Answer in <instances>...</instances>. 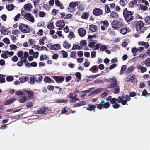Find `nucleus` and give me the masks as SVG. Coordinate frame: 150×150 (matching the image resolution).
Segmentation results:
<instances>
[{"instance_id": "60", "label": "nucleus", "mask_w": 150, "mask_h": 150, "mask_svg": "<svg viewBox=\"0 0 150 150\" xmlns=\"http://www.w3.org/2000/svg\"><path fill=\"white\" fill-rule=\"evenodd\" d=\"M45 15V13L43 11L39 12V16L41 17H43Z\"/></svg>"}, {"instance_id": "36", "label": "nucleus", "mask_w": 150, "mask_h": 150, "mask_svg": "<svg viewBox=\"0 0 150 150\" xmlns=\"http://www.w3.org/2000/svg\"><path fill=\"white\" fill-rule=\"evenodd\" d=\"M126 67L125 65H123L121 67V69L120 72V74H121L123 73L124 71L126 69Z\"/></svg>"}, {"instance_id": "64", "label": "nucleus", "mask_w": 150, "mask_h": 150, "mask_svg": "<svg viewBox=\"0 0 150 150\" xmlns=\"http://www.w3.org/2000/svg\"><path fill=\"white\" fill-rule=\"evenodd\" d=\"M92 68L93 70V72H96L98 71V69L97 67L95 66H93L92 67Z\"/></svg>"}, {"instance_id": "30", "label": "nucleus", "mask_w": 150, "mask_h": 150, "mask_svg": "<svg viewBox=\"0 0 150 150\" xmlns=\"http://www.w3.org/2000/svg\"><path fill=\"white\" fill-rule=\"evenodd\" d=\"M119 16L117 12H112L110 15V16L111 17L113 18H117Z\"/></svg>"}, {"instance_id": "52", "label": "nucleus", "mask_w": 150, "mask_h": 150, "mask_svg": "<svg viewBox=\"0 0 150 150\" xmlns=\"http://www.w3.org/2000/svg\"><path fill=\"white\" fill-rule=\"evenodd\" d=\"M81 49V47L78 45H74L73 46L72 50H79Z\"/></svg>"}, {"instance_id": "7", "label": "nucleus", "mask_w": 150, "mask_h": 150, "mask_svg": "<svg viewBox=\"0 0 150 150\" xmlns=\"http://www.w3.org/2000/svg\"><path fill=\"white\" fill-rule=\"evenodd\" d=\"M19 29L22 32L25 33H28L30 30V28L28 26L22 23L20 24Z\"/></svg>"}, {"instance_id": "15", "label": "nucleus", "mask_w": 150, "mask_h": 150, "mask_svg": "<svg viewBox=\"0 0 150 150\" xmlns=\"http://www.w3.org/2000/svg\"><path fill=\"white\" fill-rule=\"evenodd\" d=\"M137 69L139 72H141L142 73L145 72L147 71V69L146 67L140 64L137 65Z\"/></svg>"}, {"instance_id": "23", "label": "nucleus", "mask_w": 150, "mask_h": 150, "mask_svg": "<svg viewBox=\"0 0 150 150\" xmlns=\"http://www.w3.org/2000/svg\"><path fill=\"white\" fill-rule=\"evenodd\" d=\"M19 80L21 83H23L28 81L29 80V77L27 76H22L19 78Z\"/></svg>"}, {"instance_id": "54", "label": "nucleus", "mask_w": 150, "mask_h": 150, "mask_svg": "<svg viewBox=\"0 0 150 150\" xmlns=\"http://www.w3.org/2000/svg\"><path fill=\"white\" fill-rule=\"evenodd\" d=\"M1 57L4 59H7L8 58L7 53L6 52V51L4 53H2L1 54Z\"/></svg>"}, {"instance_id": "21", "label": "nucleus", "mask_w": 150, "mask_h": 150, "mask_svg": "<svg viewBox=\"0 0 150 150\" xmlns=\"http://www.w3.org/2000/svg\"><path fill=\"white\" fill-rule=\"evenodd\" d=\"M16 100L15 98H12L4 102V104L5 105H10L13 103Z\"/></svg>"}, {"instance_id": "9", "label": "nucleus", "mask_w": 150, "mask_h": 150, "mask_svg": "<svg viewBox=\"0 0 150 150\" xmlns=\"http://www.w3.org/2000/svg\"><path fill=\"white\" fill-rule=\"evenodd\" d=\"M24 18L30 22L33 23L35 19L33 16L30 13H26L23 15Z\"/></svg>"}, {"instance_id": "3", "label": "nucleus", "mask_w": 150, "mask_h": 150, "mask_svg": "<svg viewBox=\"0 0 150 150\" xmlns=\"http://www.w3.org/2000/svg\"><path fill=\"white\" fill-rule=\"evenodd\" d=\"M17 55L20 58L21 61L23 62V63L24 62L26 64L27 63L28 61H27L26 58L28 57L29 56L28 52L25 51L24 52L22 51H18Z\"/></svg>"}, {"instance_id": "57", "label": "nucleus", "mask_w": 150, "mask_h": 150, "mask_svg": "<svg viewBox=\"0 0 150 150\" xmlns=\"http://www.w3.org/2000/svg\"><path fill=\"white\" fill-rule=\"evenodd\" d=\"M131 51L132 53L133 54H135L134 56L136 55L135 53L138 51V49L135 47L132 49Z\"/></svg>"}, {"instance_id": "48", "label": "nucleus", "mask_w": 150, "mask_h": 150, "mask_svg": "<svg viewBox=\"0 0 150 150\" xmlns=\"http://www.w3.org/2000/svg\"><path fill=\"white\" fill-rule=\"evenodd\" d=\"M73 95V93H70L67 96V98H69L72 99L74 100L75 98V97Z\"/></svg>"}, {"instance_id": "39", "label": "nucleus", "mask_w": 150, "mask_h": 150, "mask_svg": "<svg viewBox=\"0 0 150 150\" xmlns=\"http://www.w3.org/2000/svg\"><path fill=\"white\" fill-rule=\"evenodd\" d=\"M15 94L17 95H25V93L21 91H18L15 93Z\"/></svg>"}, {"instance_id": "18", "label": "nucleus", "mask_w": 150, "mask_h": 150, "mask_svg": "<svg viewBox=\"0 0 150 150\" xmlns=\"http://www.w3.org/2000/svg\"><path fill=\"white\" fill-rule=\"evenodd\" d=\"M130 30L129 28L125 27L120 30V32L121 33L124 35L126 33H128L130 32Z\"/></svg>"}, {"instance_id": "38", "label": "nucleus", "mask_w": 150, "mask_h": 150, "mask_svg": "<svg viewBox=\"0 0 150 150\" xmlns=\"http://www.w3.org/2000/svg\"><path fill=\"white\" fill-rule=\"evenodd\" d=\"M150 95V94L147 93V91L145 89L143 90L142 93V95L146 97L149 96Z\"/></svg>"}, {"instance_id": "53", "label": "nucleus", "mask_w": 150, "mask_h": 150, "mask_svg": "<svg viewBox=\"0 0 150 150\" xmlns=\"http://www.w3.org/2000/svg\"><path fill=\"white\" fill-rule=\"evenodd\" d=\"M61 52H62L63 56L64 57L66 58L67 57L68 53L67 52L64 50H62L61 51Z\"/></svg>"}, {"instance_id": "51", "label": "nucleus", "mask_w": 150, "mask_h": 150, "mask_svg": "<svg viewBox=\"0 0 150 150\" xmlns=\"http://www.w3.org/2000/svg\"><path fill=\"white\" fill-rule=\"evenodd\" d=\"M44 80L45 82H51V79L47 76L45 77Z\"/></svg>"}, {"instance_id": "14", "label": "nucleus", "mask_w": 150, "mask_h": 150, "mask_svg": "<svg viewBox=\"0 0 150 150\" xmlns=\"http://www.w3.org/2000/svg\"><path fill=\"white\" fill-rule=\"evenodd\" d=\"M108 81L111 83L109 86H112L117 84V79L115 77L110 78Z\"/></svg>"}, {"instance_id": "29", "label": "nucleus", "mask_w": 150, "mask_h": 150, "mask_svg": "<svg viewBox=\"0 0 150 150\" xmlns=\"http://www.w3.org/2000/svg\"><path fill=\"white\" fill-rule=\"evenodd\" d=\"M63 46L66 48L69 49L71 47V44L67 41H65L63 42Z\"/></svg>"}, {"instance_id": "37", "label": "nucleus", "mask_w": 150, "mask_h": 150, "mask_svg": "<svg viewBox=\"0 0 150 150\" xmlns=\"http://www.w3.org/2000/svg\"><path fill=\"white\" fill-rule=\"evenodd\" d=\"M6 81L8 82H10L14 80V78L12 76H8L6 78Z\"/></svg>"}, {"instance_id": "63", "label": "nucleus", "mask_w": 150, "mask_h": 150, "mask_svg": "<svg viewBox=\"0 0 150 150\" xmlns=\"http://www.w3.org/2000/svg\"><path fill=\"white\" fill-rule=\"evenodd\" d=\"M75 76L79 79H80L82 75L80 73L76 72L75 74Z\"/></svg>"}, {"instance_id": "56", "label": "nucleus", "mask_w": 150, "mask_h": 150, "mask_svg": "<svg viewBox=\"0 0 150 150\" xmlns=\"http://www.w3.org/2000/svg\"><path fill=\"white\" fill-rule=\"evenodd\" d=\"M145 21L146 23L150 24V16L145 18Z\"/></svg>"}, {"instance_id": "8", "label": "nucleus", "mask_w": 150, "mask_h": 150, "mask_svg": "<svg viewBox=\"0 0 150 150\" xmlns=\"http://www.w3.org/2000/svg\"><path fill=\"white\" fill-rule=\"evenodd\" d=\"M79 2L77 1L72 2L70 3L69 4V7L68 8V10L71 12H73L74 10L71 9L76 7L79 4Z\"/></svg>"}, {"instance_id": "61", "label": "nucleus", "mask_w": 150, "mask_h": 150, "mask_svg": "<svg viewBox=\"0 0 150 150\" xmlns=\"http://www.w3.org/2000/svg\"><path fill=\"white\" fill-rule=\"evenodd\" d=\"M96 55V51H92L91 52V56L92 58H95Z\"/></svg>"}, {"instance_id": "34", "label": "nucleus", "mask_w": 150, "mask_h": 150, "mask_svg": "<svg viewBox=\"0 0 150 150\" xmlns=\"http://www.w3.org/2000/svg\"><path fill=\"white\" fill-rule=\"evenodd\" d=\"M26 93L28 95L29 99H31L34 97V95L32 92L30 91H25Z\"/></svg>"}, {"instance_id": "62", "label": "nucleus", "mask_w": 150, "mask_h": 150, "mask_svg": "<svg viewBox=\"0 0 150 150\" xmlns=\"http://www.w3.org/2000/svg\"><path fill=\"white\" fill-rule=\"evenodd\" d=\"M103 26L107 27L108 26V23L107 21H105L103 22Z\"/></svg>"}, {"instance_id": "45", "label": "nucleus", "mask_w": 150, "mask_h": 150, "mask_svg": "<svg viewBox=\"0 0 150 150\" xmlns=\"http://www.w3.org/2000/svg\"><path fill=\"white\" fill-rule=\"evenodd\" d=\"M107 49V46L104 45H102L101 44V46L100 47V50L101 51H103L106 50Z\"/></svg>"}, {"instance_id": "47", "label": "nucleus", "mask_w": 150, "mask_h": 150, "mask_svg": "<svg viewBox=\"0 0 150 150\" xmlns=\"http://www.w3.org/2000/svg\"><path fill=\"white\" fill-rule=\"evenodd\" d=\"M105 11L107 13H109L111 12L109 7L107 5H106L105 6Z\"/></svg>"}, {"instance_id": "59", "label": "nucleus", "mask_w": 150, "mask_h": 150, "mask_svg": "<svg viewBox=\"0 0 150 150\" xmlns=\"http://www.w3.org/2000/svg\"><path fill=\"white\" fill-rule=\"evenodd\" d=\"M140 6L141 9L143 10H146L148 9V7L147 6L143 5L142 4L140 5Z\"/></svg>"}, {"instance_id": "12", "label": "nucleus", "mask_w": 150, "mask_h": 150, "mask_svg": "<svg viewBox=\"0 0 150 150\" xmlns=\"http://www.w3.org/2000/svg\"><path fill=\"white\" fill-rule=\"evenodd\" d=\"M93 13L96 16H99L103 14V11L100 8H95L93 11Z\"/></svg>"}, {"instance_id": "4", "label": "nucleus", "mask_w": 150, "mask_h": 150, "mask_svg": "<svg viewBox=\"0 0 150 150\" xmlns=\"http://www.w3.org/2000/svg\"><path fill=\"white\" fill-rule=\"evenodd\" d=\"M123 25L122 20L120 19L114 20L112 23V27L115 29H118Z\"/></svg>"}, {"instance_id": "13", "label": "nucleus", "mask_w": 150, "mask_h": 150, "mask_svg": "<svg viewBox=\"0 0 150 150\" xmlns=\"http://www.w3.org/2000/svg\"><path fill=\"white\" fill-rule=\"evenodd\" d=\"M135 75H133L132 76H127L125 78L124 80L126 82H135L136 81V79L134 77Z\"/></svg>"}, {"instance_id": "6", "label": "nucleus", "mask_w": 150, "mask_h": 150, "mask_svg": "<svg viewBox=\"0 0 150 150\" xmlns=\"http://www.w3.org/2000/svg\"><path fill=\"white\" fill-rule=\"evenodd\" d=\"M96 105L97 108L99 109L103 108L107 109L110 106L109 103L108 102L105 103L104 100H102L99 104H96Z\"/></svg>"}, {"instance_id": "35", "label": "nucleus", "mask_w": 150, "mask_h": 150, "mask_svg": "<svg viewBox=\"0 0 150 150\" xmlns=\"http://www.w3.org/2000/svg\"><path fill=\"white\" fill-rule=\"evenodd\" d=\"M89 13H85L82 14L81 16V18L82 19H86L88 18Z\"/></svg>"}, {"instance_id": "44", "label": "nucleus", "mask_w": 150, "mask_h": 150, "mask_svg": "<svg viewBox=\"0 0 150 150\" xmlns=\"http://www.w3.org/2000/svg\"><path fill=\"white\" fill-rule=\"evenodd\" d=\"M20 30L16 29L13 30L12 31V33L16 35H18V34H20Z\"/></svg>"}, {"instance_id": "10", "label": "nucleus", "mask_w": 150, "mask_h": 150, "mask_svg": "<svg viewBox=\"0 0 150 150\" xmlns=\"http://www.w3.org/2000/svg\"><path fill=\"white\" fill-rule=\"evenodd\" d=\"M65 25L64 21L62 20L58 21L56 23V25L57 27H59L58 29L59 30L62 29L64 26Z\"/></svg>"}, {"instance_id": "22", "label": "nucleus", "mask_w": 150, "mask_h": 150, "mask_svg": "<svg viewBox=\"0 0 150 150\" xmlns=\"http://www.w3.org/2000/svg\"><path fill=\"white\" fill-rule=\"evenodd\" d=\"M135 69V67L134 66H130L127 69L126 71V73L127 74H128L134 71Z\"/></svg>"}, {"instance_id": "31", "label": "nucleus", "mask_w": 150, "mask_h": 150, "mask_svg": "<svg viewBox=\"0 0 150 150\" xmlns=\"http://www.w3.org/2000/svg\"><path fill=\"white\" fill-rule=\"evenodd\" d=\"M26 66L27 67H29L30 66L33 67H36L37 66V63L35 62H32L30 64L28 63V62H27V63H26L25 64Z\"/></svg>"}, {"instance_id": "50", "label": "nucleus", "mask_w": 150, "mask_h": 150, "mask_svg": "<svg viewBox=\"0 0 150 150\" xmlns=\"http://www.w3.org/2000/svg\"><path fill=\"white\" fill-rule=\"evenodd\" d=\"M67 14H66L64 12H62L60 14L61 17L62 18L66 19Z\"/></svg>"}, {"instance_id": "43", "label": "nucleus", "mask_w": 150, "mask_h": 150, "mask_svg": "<svg viewBox=\"0 0 150 150\" xmlns=\"http://www.w3.org/2000/svg\"><path fill=\"white\" fill-rule=\"evenodd\" d=\"M101 46V43H98L96 44V45H94L93 48L94 50H98L99 49Z\"/></svg>"}, {"instance_id": "2", "label": "nucleus", "mask_w": 150, "mask_h": 150, "mask_svg": "<svg viewBox=\"0 0 150 150\" xmlns=\"http://www.w3.org/2000/svg\"><path fill=\"white\" fill-rule=\"evenodd\" d=\"M123 15L125 20L127 22H130L133 19L132 12L128 10L127 8L124 9Z\"/></svg>"}, {"instance_id": "16", "label": "nucleus", "mask_w": 150, "mask_h": 150, "mask_svg": "<svg viewBox=\"0 0 150 150\" xmlns=\"http://www.w3.org/2000/svg\"><path fill=\"white\" fill-rule=\"evenodd\" d=\"M53 78L58 83H60L62 82L64 80V78L62 76L59 77L57 76H54L53 77Z\"/></svg>"}, {"instance_id": "55", "label": "nucleus", "mask_w": 150, "mask_h": 150, "mask_svg": "<svg viewBox=\"0 0 150 150\" xmlns=\"http://www.w3.org/2000/svg\"><path fill=\"white\" fill-rule=\"evenodd\" d=\"M95 42H90L88 44V46L90 48H93L95 43L96 42V41H95Z\"/></svg>"}, {"instance_id": "24", "label": "nucleus", "mask_w": 150, "mask_h": 150, "mask_svg": "<svg viewBox=\"0 0 150 150\" xmlns=\"http://www.w3.org/2000/svg\"><path fill=\"white\" fill-rule=\"evenodd\" d=\"M24 8V9L27 11H30L32 8V6L30 3H28L25 4Z\"/></svg>"}, {"instance_id": "42", "label": "nucleus", "mask_w": 150, "mask_h": 150, "mask_svg": "<svg viewBox=\"0 0 150 150\" xmlns=\"http://www.w3.org/2000/svg\"><path fill=\"white\" fill-rule=\"evenodd\" d=\"M4 76L2 75L0 76V83H4L5 82V80L4 78Z\"/></svg>"}, {"instance_id": "28", "label": "nucleus", "mask_w": 150, "mask_h": 150, "mask_svg": "<svg viewBox=\"0 0 150 150\" xmlns=\"http://www.w3.org/2000/svg\"><path fill=\"white\" fill-rule=\"evenodd\" d=\"M98 27L97 26L93 25H90L89 29L91 31L95 32L97 30Z\"/></svg>"}, {"instance_id": "58", "label": "nucleus", "mask_w": 150, "mask_h": 150, "mask_svg": "<svg viewBox=\"0 0 150 150\" xmlns=\"http://www.w3.org/2000/svg\"><path fill=\"white\" fill-rule=\"evenodd\" d=\"M10 49L12 50H14L16 49L18 47L14 45H11L10 46Z\"/></svg>"}, {"instance_id": "33", "label": "nucleus", "mask_w": 150, "mask_h": 150, "mask_svg": "<svg viewBox=\"0 0 150 150\" xmlns=\"http://www.w3.org/2000/svg\"><path fill=\"white\" fill-rule=\"evenodd\" d=\"M56 102L57 103H66L68 101L67 99H57L55 100Z\"/></svg>"}, {"instance_id": "25", "label": "nucleus", "mask_w": 150, "mask_h": 150, "mask_svg": "<svg viewBox=\"0 0 150 150\" xmlns=\"http://www.w3.org/2000/svg\"><path fill=\"white\" fill-rule=\"evenodd\" d=\"M61 48L60 45L59 44H56L54 45L52 47L51 49L53 50H57Z\"/></svg>"}, {"instance_id": "46", "label": "nucleus", "mask_w": 150, "mask_h": 150, "mask_svg": "<svg viewBox=\"0 0 150 150\" xmlns=\"http://www.w3.org/2000/svg\"><path fill=\"white\" fill-rule=\"evenodd\" d=\"M47 28L50 30L53 29L54 28L53 23L52 22H51L47 25Z\"/></svg>"}, {"instance_id": "32", "label": "nucleus", "mask_w": 150, "mask_h": 150, "mask_svg": "<svg viewBox=\"0 0 150 150\" xmlns=\"http://www.w3.org/2000/svg\"><path fill=\"white\" fill-rule=\"evenodd\" d=\"M6 8L9 11L12 10L14 8V5L12 4H9L6 6Z\"/></svg>"}, {"instance_id": "49", "label": "nucleus", "mask_w": 150, "mask_h": 150, "mask_svg": "<svg viewBox=\"0 0 150 150\" xmlns=\"http://www.w3.org/2000/svg\"><path fill=\"white\" fill-rule=\"evenodd\" d=\"M43 79V77L42 76H40L38 79L37 80H36V82L38 83H40Z\"/></svg>"}, {"instance_id": "19", "label": "nucleus", "mask_w": 150, "mask_h": 150, "mask_svg": "<svg viewBox=\"0 0 150 150\" xmlns=\"http://www.w3.org/2000/svg\"><path fill=\"white\" fill-rule=\"evenodd\" d=\"M28 99L27 96H22L20 97L19 101L21 103H23L26 102Z\"/></svg>"}, {"instance_id": "40", "label": "nucleus", "mask_w": 150, "mask_h": 150, "mask_svg": "<svg viewBox=\"0 0 150 150\" xmlns=\"http://www.w3.org/2000/svg\"><path fill=\"white\" fill-rule=\"evenodd\" d=\"M145 64L147 67L150 66V58L146 59L144 62Z\"/></svg>"}, {"instance_id": "27", "label": "nucleus", "mask_w": 150, "mask_h": 150, "mask_svg": "<svg viewBox=\"0 0 150 150\" xmlns=\"http://www.w3.org/2000/svg\"><path fill=\"white\" fill-rule=\"evenodd\" d=\"M96 107L95 105H90L88 104V106L86 108V110L90 111H91L94 110Z\"/></svg>"}, {"instance_id": "1", "label": "nucleus", "mask_w": 150, "mask_h": 150, "mask_svg": "<svg viewBox=\"0 0 150 150\" xmlns=\"http://www.w3.org/2000/svg\"><path fill=\"white\" fill-rule=\"evenodd\" d=\"M131 98L128 95L123 94L122 96L118 97L117 99L115 98H113L110 100V103L112 105L117 102L118 103H121L123 105H128V104L127 103V101L130 100Z\"/></svg>"}, {"instance_id": "11", "label": "nucleus", "mask_w": 150, "mask_h": 150, "mask_svg": "<svg viewBox=\"0 0 150 150\" xmlns=\"http://www.w3.org/2000/svg\"><path fill=\"white\" fill-rule=\"evenodd\" d=\"M108 88H113V93L114 94H117L120 92V88L118 85L116 84L112 86H108L107 87Z\"/></svg>"}, {"instance_id": "5", "label": "nucleus", "mask_w": 150, "mask_h": 150, "mask_svg": "<svg viewBox=\"0 0 150 150\" xmlns=\"http://www.w3.org/2000/svg\"><path fill=\"white\" fill-rule=\"evenodd\" d=\"M135 24H137L136 29L138 32L140 33H143L144 31L143 26L144 23L142 21H140L137 23L134 22Z\"/></svg>"}, {"instance_id": "41", "label": "nucleus", "mask_w": 150, "mask_h": 150, "mask_svg": "<svg viewBox=\"0 0 150 150\" xmlns=\"http://www.w3.org/2000/svg\"><path fill=\"white\" fill-rule=\"evenodd\" d=\"M109 92V91L108 90L106 91L105 92L101 94L100 95V96L101 98H104L107 96V94Z\"/></svg>"}, {"instance_id": "17", "label": "nucleus", "mask_w": 150, "mask_h": 150, "mask_svg": "<svg viewBox=\"0 0 150 150\" xmlns=\"http://www.w3.org/2000/svg\"><path fill=\"white\" fill-rule=\"evenodd\" d=\"M86 33V32L85 30L83 28H80L78 30V33L81 37H84Z\"/></svg>"}, {"instance_id": "26", "label": "nucleus", "mask_w": 150, "mask_h": 150, "mask_svg": "<svg viewBox=\"0 0 150 150\" xmlns=\"http://www.w3.org/2000/svg\"><path fill=\"white\" fill-rule=\"evenodd\" d=\"M47 110V109L45 107H42L40 108L39 109L38 111V113L39 114H45L46 112V110Z\"/></svg>"}, {"instance_id": "20", "label": "nucleus", "mask_w": 150, "mask_h": 150, "mask_svg": "<svg viewBox=\"0 0 150 150\" xmlns=\"http://www.w3.org/2000/svg\"><path fill=\"white\" fill-rule=\"evenodd\" d=\"M103 91V89L101 88H98L95 89L92 92L89 94V96L97 94L99 93L100 92Z\"/></svg>"}]
</instances>
